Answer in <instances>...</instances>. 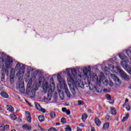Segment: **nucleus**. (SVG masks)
Segmentation results:
<instances>
[{
	"label": "nucleus",
	"mask_w": 131,
	"mask_h": 131,
	"mask_svg": "<svg viewBox=\"0 0 131 131\" xmlns=\"http://www.w3.org/2000/svg\"><path fill=\"white\" fill-rule=\"evenodd\" d=\"M80 126H82V127H84V125H83V124H82V123H81L80 124Z\"/></svg>",
	"instance_id": "09e8293b"
},
{
	"label": "nucleus",
	"mask_w": 131,
	"mask_h": 131,
	"mask_svg": "<svg viewBox=\"0 0 131 131\" xmlns=\"http://www.w3.org/2000/svg\"><path fill=\"white\" fill-rule=\"evenodd\" d=\"M68 83L71 93L74 96H75L76 95L77 88H80V82H79L77 79H76V82H74L71 75H70L68 78Z\"/></svg>",
	"instance_id": "f257e3e1"
},
{
	"label": "nucleus",
	"mask_w": 131,
	"mask_h": 131,
	"mask_svg": "<svg viewBox=\"0 0 131 131\" xmlns=\"http://www.w3.org/2000/svg\"><path fill=\"white\" fill-rule=\"evenodd\" d=\"M111 114L112 115H116V110L114 107H111L110 111Z\"/></svg>",
	"instance_id": "a211bd4d"
},
{
	"label": "nucleus",
	"mask_w": 131,
	"mask_h": 131,
	"mask_svg": "<svg viewBox=\"0 0 131 131\" xmlns=\"http://www.w3.org/2000/svg\"><path fill=\"white\" fill-rule=\"evenodd\" d=\"M19 68V71L16 73V76H17L19 79L22 80V77L24 75L25 72V66L21 63H18L15 66V70H18Z\"/></svg>",
	"instance_id": "423d86ee"
},
{
	"label": "nucleus",
	"mask_w": 131,
	"mask_h": 131,
	"mask_svg": "<svg viewBox=\"0 0 131 131\" xmlns=\"http://www.w3.org/2000/svg\"><path fill=\"white\" fill-rule=\"evenodd\" d=\"M48 131H58V130L55 128L51 127L48 129Z\"/></svg>",
	"instance_id": "72a5a7b5"
},
{
	"label": "nucleus",
	"mask_w": 131,
	"mask_h": 131,
	"mask_svg": "<svg viewBox=\"0 0 131 131\" xmlns=\"http://www.w3.org/2000/svg\"><path fill=\"white\" fill-rule=\"evenodd\" d=\"M26 117L28 122L31 123V116H29V117Z\"/></svg>",
	"instance_id": "473e14b6"
},
{
	"label": "nucleus",
	"mask_w": 131,
	"mask_h": 131,
	"mask_svg": "<svg viewBox=\"0 0 131 131\" xmlns=\"http://www.w3.org/2000/svg\"><path fill=\"white\" fill-rule=\"evenodd\" d=\"M26 117H28L29 116H31V115L30 114V113H29V112L27 111L26 112Z\"/></svg>",
	"instance_id": "f704fd0d"
},
{
	"label": "nucleus",
	"mask_w": 131,
	"mask_h": 131,
	"mask_svg": "<svg viewBox=\"0 0 131 131\" xmlns=\"http://www.w3.org/2000/svg\"><path fill=\"white\" fill-rule=\"evenodd\" d=\"M2 110H3V108L0 106V111H2Z\"/></svg>",
	"instance_id": "6e6d98bb"
},
{
	"label": "nucleus",
	"mask_w": 131,
	"mask_h": 131,
	"mask_svg": "<svg viewBox=\"0 0 131 131\" xmlns=\"http://www.w3.org/2000/svg\"><path fill=\"white\" fill-rule=\"evenodd\" d=\"M116 70H117L116 72H119L120 76L124 80L128 81L129 80V77L128 75H126V73L124 72L121 69H120V67H116Z\"/></svg>",
	"instance_id": "0eeeda50"
},
{
	"label": "nucleus",
	"mask_w": 131,
	"mask_h": 131,
	"mask_svg": "<svg viewBox=\"0 0 131 131\" xmlns=\"http://www.w3.org/2000/svg\"><path fill=\"white\" fill-rule=\"evenodd\" d=\"M36 90L35 89H32V91H31V92L29 93V95H30L31 96H32V97H33L34 96V95H35V92H36Z\"/></svg>",
	"instance_id": "4be33fe9"
},
{
	"label": "nucleus",
	"mask_w": 131,
	"mask_h": 131,
	"mask_svg": "<svg viewBox=\"0 0 131 131\" xmlns=\"http://www.w3.org/2000/svg\"><path fill=\"white\" fill-rule=\"evenodd\" d=\"M128 102V99H125V102L126 103V102Z\"/></svg>",
	"instance_id": "3c124183"
},
{
	"label": "nucleus",
	"mask_w": 131,
	"mask_h": 131,
	"mask_svg": "<svg viewBox=\"0 0 131 131\" xmlns=\"http://www.w3.org/2000/svg\"><path fill=\"white\" fill-rule=\"evenodd\" d=\"M66 131H71V128L70 127H68L66 128Z\"/></svg>",
	"instance_id": "79ce46f5"
},
{
	"label": "nucleus",
	"mask_w": 131,
	"mask_h": 131,
	"mask_svg": "<svg viewBox=\"0 0 131 131\" xmlns=\"http://www.w3.org/2000/svg\"><path fill=\"white\" fill-rule=\"evenodd\" d=\"M110 69H112V72H113L114 73V72L116 73V72L117 71V70H114L116 69V68L114 67V66H113V64H108V68L105 67L104 69V71L106 75L107 74H109V71H110Z\"/></svg>",
	"instance_id": "1a4fd4ad"
},
{
	"label": "nucleus",
	"mask_w": 131,
	"mask_h": 131,
	"mask_svg": "<svg viewBox=\"0 0 131 131\" xmlns=\"http://www.w3.org/2000/svg\"><path fill=\"white\" fill-rule=\"evenodd\" d=\"M119 57L124 61V63H128V58L124 54L121 53L119 54Z\"/></svg>",
	"instance_id": "9d476101"
},
{
	"label": "nucleus",
	"mask_w": 131,
	"mask_h": 131,
	"mask_svg": "<svg viewBox=\"0 0 131 131\" xmlns=\"http://www.w3.org/2000/svg\"><path fill=\"white\" fill-rule=\"evenodd\" d=\"M105 78V76H103L102 77H100V80L101 81H102L103 84L104 85H107L108 84V81H107L106 80H102V78Z\"/></svg>",
	"instance_id": "2eb2a0df"
},
{
	"label": "nucleus",
	"mask_w": 131,
	"mask_h": 131,
	"mask_svg": "<svg viewBox=\"0 0 131 131\" xmlns=\"http://www.w3.org/2000/svg\"><path fill=\"white\" fill-rule=\"evenodd\" d=\"M111 77L112 79H113L116 86H119V85L121 84V83H122L121 80H120L119 78L117 77V76L115 75L114 74H111Z\"/></svg>",
	"instance_id": "6e6552de"
},
{
	"label": "nucleus",
	"mask_w": 131,
	"mask_h": 131,
	"mask_svg": "<svg viewBox=\"0 0 131 131\" xmlns=\"http://www.w3.org/2000/svg\"><path fill=\"white\" fill-rule=\"evenodd\" d=\"M129 89H131V84H130V86L129 87Z\"/></svg>",
	"instance_id": "13d9d810"
},
{
	"label": "nucleus",
	"mask_w": 131,
	"mask_h": 131,
	"mask_svg": "<svg viewBox=\"0 0 131 131\" xmlns=\"http://www.w3.org/2000/svg\"><path fill=\"white\" fill-rule=\"evenodd\" d=\"M18 89L21 93H23V92H24V91L25 90V88L24 87V83H23V81H21L19 83V84L18 85Z\"/></svg>",
	"instance_id": "9b49d317"
},
{
	"label": "nucleus",
	"mask_w": 131,
	"mask_h": 131,
	"mask_svg": "<svg viewBox=\"0 0 131 131\" xmlns=\"http://www.w3.org/2000/svg\"><path fill=\"white\" fill-rule=\"evenodd\" d=\"M108 84L110 86H113V85H114V83H113L112 81L110 80V81H109Z\"/></svg>",
	"instance_id": "2f4dec72"
},
{
	"label": "nucleus",
	"mask_w": 131,
	"mask_h": 131,
	"mask_svg": "<svg viewBox=\"0 0 131 131\" xmlns=\"http://www.w3.org/2000/svg\"><path fill=\"white\" fill-rule=\"evenodd\" d=\"M103 92H107V89H103Z\"/></svg>",
	"instance_id": "8fccbe9b"
},
{
	"label": "nucleus",
	"mask_w": 131,
	"mask_h": 131,
	"mask_svg": "<svg viewBox=\"0 0 131 131\" xmlns=\"http://www.w3.org/2000/svg\"><path fill=\"white\" fill-rule=\"evenodd\" d=\"M91 110H90L88 111V113H91Z\"/></svg>",
	"instance_id": "5fc2aeb1"
},
{
	"label": "nucleus",
	"mask_w": 131,
	"mask_h": 131,
	"mask_svg": "<svg viewBox=\"0 0 131 131\" xmlns=\"http://www.w3.org/2000/svg\"><path fill=\"white\" fill-rule=\"evenodd\" d=\"M2 91V89L0 88V91Z\"/></svg>",
	"instance_id": "052dcab7"
},
{
	"label": "nucleus",
	"mask_w": 131,
	"mask_h": 131,
	"mask_svg": "<svg viewBox=\"0 0 131 131\" xmlns=\"http://www.w3.org/2000/svg\"><path fill=\"white\" fill-rule=\"evenodd\" d=\"M67 111V109L66 108V107H63L62 108V112H66Z\"/></svg>",
	"instance_id": "37998d69"
},
{
	"label": "nucleus",
	"mask_w": 131,
	"mask_h": 131,
	"mask_svg": "<svg viewBox=\"0 0 131 131\" xmlns=\"http://www.w3.org/2000/svg\"><path fill=\"white\" fill-rule=\"evenodd\" d=\"M0 131H5V128L3 125H0Z\"/></svg>",
	"instance_id": "58836bf2"
},
{
	"label": "nucleus",
	"mask_w": 131,
	"mask_h": 131,
	"mask_svg": "<svg viewBox=\"0 0 131 131\" xmlns=\"http://www.w3.org/2000/svg\"><path fill=\"white\" fill-rule=\"evenodd\" d=\"M91 131H96V130L95 129V128H94V127H91Z\"/></svg>",
	"instance_id": "de8ad7c7"
},
{
	"label": "nucleus",
	"mask_w": 131,
	"mask_h": 131,
	"mask_svg": "<svg viewBox=\"0 0 131 131\" xmlns=\"http://www.w3.org/2000/svg\"><path fill=\"white\" fill-rule=\"evenodd\" d=\"M39 128H40V130H45V129L41 128V126L40 125H38Z\"/></svg>",
	"instance_id": "49530a36"
},
{
	"label": "nucleus",
	"mask_w": 131,
	"mask_h": 131,
	"mask_svg": "<svg viewBox=\"0 0 131 131\" xmlns=\"http://www.w3.org/2000/svg\"><path fill=\"white\" fill-rule=\"evenodd\" d=\"M4 130L5 131H8L10 129V125H5L4 126Z\"/></svg>",
	"instance_id": "c85d7f7f"
},
{
	"label": "nucleus",
	"mask_w": 131,
	"mask_h": 131,
	"mask_svg": "<svg viewBox=\"0 0 131 131\" xmlns=\"http://www.w3.org/2000/svg\"><path fill=\"white\" fill-rule=\"evenodd\" d=\"M10 82L11 84H13V83H14V78L13 77L10 78Z\"/></svg>",
	"instance_id": "ea45409f"
},
{
	"label": "nucleus",
	"mask_w": 131,
	"mask_h": 131,
	"mask_svg": "<svg viewBox=\"0 0 131 131\" xmlns=\"http://www.w3.org/2000/svg\"><path fill=\"white\" fill-rule=\"evenodd\" d=\"M105 119L106 120H107L108 121H110L111 120V117L109 116V115H106L105 116Z\"/></svg>",
	"instance_id": "c756f323"
},
{
	"label": "nucleus",
	"mask_w": 131,
	"mask_h": 131,
	"mask_svg": "<svg viewBox=\"0 0 131 131\" xmlns=\"http://www.w3.org/2000/svg\"><path fill=\"white\" fill-rule=\"evenodd\" d=\"M66 113L68 115H70V110H67Z\"/></svg>",
	"instance_id": "c03bdc74"
},
{
	"label": "nucleus",
	"mask_w": 131,
	"mask_h": 131,
	"mask_svg": "<svg viewBox=\"0 0 131 131\" xmlns=\"http://www.w3.org/2000/svg\"><path fill=\"white\" fill-rule=\"evenodd\" d=\"M50 86L49 85L48 82H45L43 83L42 89L46 93H47L48 90L49 92H51V93H53L54 90H55V82H54V78H53V77L50 78Z\"/></svg>",
	"instance_id": "39448f33"
},
{
	"label": "nucleus",
	"mask_w": 131,
	"mask_h": 131,
	"mask_svg": "<svg viewBox=\"0 0 131 131\" xmlns=\"http://www.w3.org/2000/svg\"><path fill=\"white\" fill-rule=\"evenodd\" d=\"M95 90L96 93H101L102 91H103V87H102L101 85H98L95 88Z\"/></svg>",
	"instance_id": "4468645a"
},
{
	"label": "nucleus",
	"mask_w": 131,
	"mask_h": 131,
	"mask_svg": "<svg viewBox=\"0 0 131 131\" xmlns=\"http://www.w3.org/2000/svg\"><path fill=\"white\" fill-rule=\"evenodd\" d=\"M86 118H88V115L86 113H84L81 117V119L83 122L86 120Z\"/></svg>",
	"instance_id": "6ab92c4d"
},
{
	"label": "nucleus",
	"mask_w": 131,
	"mask_h": 131,
	"mask_svg": "<svg viewBox=\"0 0 131 131\" xmlns=\"http://www.w3.org/2000/svg\"><path fill=\"white\" fill-rule=\"evenodd\" d=\"M6 109L10 112H14V107L11 105H7L6 106Z\"/></svg>",
	"instance_id": "dca6fc26"
},
{
	"label": "nucleus",
	"mask_w": 131,
	"mask_h": 131,
	"mask_svg": "<svg viewBox=\"0 0 131 131\" xmlns=\"http://www.w3.org/2000/svg\"><path fill=\"white\" fill-rule=\"evenodd\" d=\"M95 122L96 124L98 126H100V125H101V121H100V120H99L98 118H95Z\"/></svg>",
	"instance_id": "412c9836"
},
{
	"label": "nucleus",
	"mask_w": 131,
	"mask_h": 131,
	"mask_svg": "<svg viewBox=\"0 0 131 131\" xmlns=\"http://www.w3.org/2000/svg\"><path fill=\"white\" fill-rule=\"evenodd\" d=\"M35 107L36 109H37V110H38L39 111H41V112H43V113H45L46 110H45V108H42V107H41L39 103H36Z\"/></svg>",
	"instance_id": "f8f14e48"
},
{
	"label": "nucleus",
	"mask_w": 131,
	"mask_h": 131,
	"mask_svg": "<svg viewBox=\"0 0 131 131\" xmlns=\"http://www.w3.org/2000/svg\"><path fill=\"white\" fill-rule=\"evenodd\" d=\"M31 84H32V82L31 81V80H29L27 86H31Z\"/></svg>",
	"instance_id": "e433bc0d"
},
{
	"label": "nucleus",
	"mask_w": 131,
	"mask_h": 131,
	"mask_svg": "<svg viewBox=\"0 0 131 131\" xmlns=\"http://www.w3.org/2000/svg\"><path fill=\"white\" fill-rule=\"evenodd\" d=\"M57 79L58 81L59 82L60 89H61V90H64L67 96L69 98H70V97H71V95L69 92V90H68V89L67 88L66 82L62 78V77L60 75V74H57Z\"/></svg>",
	"instance_id": "7ed1b4c3"
},
{
	"label": "nucleus",
	"mask_w": 131,
	"mask_h": 131,
	"mask_svg": "<svg viewBox=\"0 0 131 131\" xmlns=\"http://www.w3.org/2000/svg\"><path fill=\"white\" fill-rule=\"evenodd\" d=\"M32 89H31V86H27V93L29 94L31 92Z\"/></svg>",
	"instance_id": "a878e982"
},
{
	"label": "nucleus",
	"mask_w": 131,
	"mask_h": 131,
	"mask_svg": "<svg viewBox=\"0 0 131 131\" xmlns=\"http://www.w3.org/2000/svg\"><path fill=\"white\" fill-rule=\"evenodd\" d=\"M1 95L2 97L5 99H8L9 98V95L6 92H1Z\"/></svg>",
	"instance_id": "f3484780"
},
{
	"label": "nucleus",
	"mask_w": 131,
	"mask_h": 131,
	"mask_svg": "<svg viewBox=\"0 0 131 131\" xmlns=\"http://www.w3.org/2000/svg\"><path fill=\"white\" fill-rule=\"evenodd\" d=\"M78 105H83V104H84V103L83 102V101H82L81 100H79L78 101Z\"/></svg>",
	"instance_id": "c9c22d12"
},
{
	"label": "nucleus",
	"mask_w": 131,
	"mask_h": 131,
	"mask_svg": "<svg viewBox=\"0 0 131 131\" xmlns=\"http://www.w3.org/2000/svg\"><path fill=\"white\" fill-rule=\"evenodd\" d=\"M83 72L84 78H90L96 82H100V80L98 79V76L95 73H92L90 69L84 68L83 70Z\"/></svg>",
	"instance_id": "f03ea898"
},
{
	"label": "nucleus",
	"mask_w": 131,
	"mask_h": 131,
	"mask_svg": "<svg viewBox=\"0 0 131 131\" xmlns=\"http://www.w3.org/2000/svg\"><path fill=\"white\" fill-rule=\"evenodd\" d=\"M126 109H127V111H130V105H127L126 106Z\"/></svg>",
	"instance_id": "4c0bfd02"
},
{
	"label": "nucleus",
	"mask_w": 131,
	"mask_h": 131,
	"mask_svg": "<svg viewBox=\"0 0 131 131\" xmlns=\"http://www.w3.org/2000/svg\"><path fill=\"white\" fill-rule=\"evenodd\" d=\"M11 119L12 120H16L17 119V117L14 114H11Z\"/></svg>",
	"instance_id": "cd10ccee"
},
{
	"label": "nucleus",
	"mask_w": 131,
	"mask_h": 131,
	"mask_svg": "<svg viewBox=\"0 0 131 131\" xmlns=\"http://www.w3.org/2000/svg\"><path fill=\"white\" fill-rule=\"evenodd\" d=\"M66 71L68 72V77H69V76L71 75L72 77V79L73 80L74 82H76V79L78 80L79 82H80V78H81V75L79 74H77L78 72V70H76L75 69H72L71 70L72 74L69 73V71H70V69H67Z\"/></svg>",
	"instance_id": "20e7f679"
},
{
	"label": "nucleus",
	"mask_w": 131,
	"mask_h": 131,
	"mask_svg": "<svg viewBox=\"0 0 131 131\" xmlns=\"http://www.w3.org/2000/svg\"><path fill=\"white\" fill-rule=\"evenodd\" d=\"M50 116L51 117V118H55L56 117V113L54 112H51L50 114Z\"/></svg>",
	"instance_id": "393cba45"
},
{
	"label": "nucleus",
	"mask_w": 131,
	"mask_h": 131,
	"mask_svg": "<svg viewBox=\"0 0 131 131\" xmlns=\"http://www.w3.org/2000/svg\"><path fill=\"white\" fill-rule=\"evenodd\" d=\"M108 128H109V124H108V123H104L103 126V129H104V130H107V129H108Z\"/></svg>",
	"instance_id": "aec40b11"
},
{
	"label": "nucleus",
	"mask_w": 131,
	"mask_h": 131,
	"mask_svg": "<svg viewBox=\"0 0 131 131\" xmlns=\"http://www.w3.org/2000/svg\"><path fill=\"white\" fill-rule=\"evenodd\" d=\"M38 119L40 122H42V121L45 120V117H43L42 115H40L38 117Z\"/></svg>",
	"instance_id": "5701e85b"
},
{
	"label": "nucleus",
	"mask_w": 131,
	"mask_h": 131,
	"mask_svg": "<svg viewBox=\"0 0 131 131\" xmlns=\"http://www.w3.org/2000/svg\"><path fill=\"white\" fill-rule=\"evenodd\" d=\"M106 98L108 99V100H111V96H110V95H106Z\"/></svg>",
	"instance_id": "a19ab883"
},
{
	"label": "nucleus",
	"mask_w": 131,
	"mask_h": 131,
	"mask_svg": "<svg viewBox=\"0 0 131 131\" xmlns=\"http://www.w3.org/2000/svg\"><path fill=\"white\" fill-rule=\"evenodd\" d=\"M129 116V114H127L126 115V116L122 119V122H124V121H125L127 119V118H128Z\"/></svg>",
	"instance_id": "bb28decb"
},
{
	"label": "nucleus",
	"mask_w": 131,
	"mask_h": 131,
	"mask_svg": "<svg viewBox=\"0 0 131 131\" xmlns=\"http://www.w3.org/2000/svg\"><path fill=\"white\" fill-rule=\"evenodd\" d=\"M110 104H112V105H113L114 104V100H112V101L109 102Z\"/></svg>",
	"instance_id": "a18cd8bd"
},
{
	"label": "nucleus",
	"mask_w": 131,
	"mask_h": 131,
	"mask_svg": "<svg viewBox=\"0 0 131 131\" xmlns=\"http://www.w3.org/2000/svg\"><path fill=\"white\" fill-rule=\"evenodd\" d=\"M11 131H16L15 129H12Z\"/></svg>",
	"instance_id": "bf43d9fd"
},
{
	"label": "nucleus",
	"mask_w": 131,
	"mask_h": 131,
	"mask_svg": "<svg viewBox=\"0 0 131 131\" xmlns=\"http://www.w3.org/2000/svg\"><path fill=\"white\" fill-rule=\"evenodd\" d=\"M59 97L61 99V100H64V93L62 92H59Z\"/></svg>",
	"instance_id": "b1692460"
},
{
	"label": "nucleus",
	"mask_w": 131,
	"mask_h": 131,
	"mask_svg": "<svg viewBox=\"0 0 131 131\" xmlns=\"http://www.w3.org/2000/svg\"><path fill=\"white\" fill-rule=\"evenodd\" d=\"M23 129L25 130H30L31 129V126L28 125V124H26L22 126Z\"/></svg>",
	"instance_id": "ddd939ff"
},
{
	"label": "nucleus",
	"mask_w": 131,
	"mask_h": 131,
	"mask_svg": "<svg viewBox=\"0 0 131 131\" xmlns=\"http://www.w3.org/2000/svg\"><path fill=\"white\" fill-rule=\"evenodd\" d=\"M56 125H60V123H56Z\"/></svg>",
	"instance_id": "603ef678"
},
{
	"label": "nucleus",
	"mask_w": 131,
	"mask_h": 131,
	"mask_svg": "<svg viewBox=\"0 0 131 131\" xmlns=\"http://www.w3.org/2000/svg\"><path fill=\"white\" fill-rule=\"evenodd\" d=\"M77 131H82V130H81V129H78Z\"/></svg>",
	"instance_id": "864d4df0"
},
{
	"label": "nucleus",
	"mask_w": 131,
	"mask_h": 131,
	"mask_svg": "<svg viewBox=\"0 0 131 131\" xmlns=\"http://www.w3.org/2000/svg\"><path fill=\"white\" fill-rule=\"evenodd\" d=\"M61 122L62 123H66L67 121H66V118H62L61 119Z\"/></svg>",
	"instance_id": "7c9ffc66"
},
{
	"label": "nucleus",
	"mask_w": 131,
	"mask_h": 131,
	"mask_svg": "<svg viewBox=\"0 0 131 131\" xmlns=\"http://www.w3.org/2000/svg\"><path fill=\"white\" fill-rule=\"evenodd\" d=\"M27 103H28V104H29V105L30 106H31V105H30V104L29 103L28 101H27Z\"/></svg>",
	"instance_id": "4d7b16f0"
}]
</instances>
